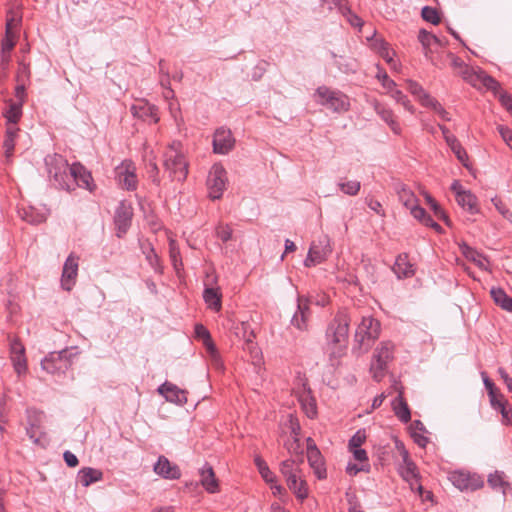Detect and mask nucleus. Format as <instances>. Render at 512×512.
<instances>
[{
	"instance_id": "49530a36",
	"label": "nucleus",
	"mask_w": 512,
	"mask_h": 512,
	"mask_svg": "<svg viewBox=\"0 0 512 512\" xmlns=\"http://www.w3.org/2000/svg\"><path fill=\"white\" fill-rule=\"evenodd\" d=\"M169 255L175 270L179 272L180 268L183 266V263L181 260L180 250L174 240H170Z\"/></svg>"
},
{
	"instance_id": "e433bc0d",
	"label": "nucleus",
	"mask_w": 512,
	"mask_h": 512,
	"mask_svg": "<svg viewBox=\"0 0 512 512\" xmlns=\"http://www.w3.org/2000/svg\"><path fill=\"white\" fill-rule=\"evenodd\" d=\"M399 200L403 203V205L410 209L412 208L416 202V196L409 188H407L405 185H399L396 188Z\"/></svg>"
},
{
	"instance_id": "c9c22d12",
	"label": "nucleus",
	"mask_w": 512,
	"mask_h": 512,
	"mask_svg": "<svg viewBox=\"0 0 512 512\" xmlns=\"http://www.w3.org/2000/svg\"><path fill=\"white\" fill-rule=\"evenodd\" d=\"M280 472L285 480H288L289 478L295 477L296 474L301 473L302 470L300 469L299 463L296 460L287 459L281 462Z\"/></svg>"
},
{
	"instance_id": "dca6fc26",
	"label": "nucleus",
	"mask_w": 512,
	"mask_h": 512,
	"mask_svg": "<svg viewBox=\"0 0 512 512\" xmlns=\"http://www.w3.org/2000/svg\"><path fill=\"white\" fill-rule=\"evenodd\" d=\"M133 216V209L130 205H127L124 202H121L117 207L114 223L117 229V236L120 238L123 234L127 232L131 225V220Z\"/></svg>"
},
{
	"instance_id": "a211bd4d",
	"label": "nucleus",
	"mask_w": 512,
	"mask_h": 512,
	"mask_svg": "<svg viewBox=\"0 0 512 512\" xmlns=\"http://www.w3.org/2000/svg\"><path fill=\"white\" fill-rule=\"evenodd\" d=\"M235 144V139L229 129L219 128L214 133L213 150L218 154L228 153Z\"/></svg>"
},
{
	"instance_id": "864d4df0",
	"label": "nucleus",
	"mask_w": 512,
	"mask_h": 512,
	"mask_svg": "<svg viewBox=\"0 0 512 512\" xmlns=\"http://www.w3.org/2000/svg\"><path fill=\"white\" fill-rule=\"evenodd\" d=\"M14 369L18 375L24 374L27 371V361L25 353L11 356Z\"/></svg>"
},
{
	"instance_id": "6e6552de",
	"label": "nucleus",
	"mask_w": 512,
	"mask_h": 512,
	"mask_svg": "<svg viewBox=\"0 0 512 512\" xmlns=\"http://www.w3.org/2000/svg\"><path fill=\"white\" fill-rule=\"evenodd\" d=\"M449 480L460 491H476L484 487L483 478L469 471H453L449 474Z\"/></svg>"
},
{
	"instance_id": "4d7b16f0",
	"label": "nucleus",
	"mask_w": 512,
	"mask_h": 512,
	"mask_svg": "<svg viewBox=\"0 0 512 512\" xmlns=\"http://www.w3.org/2000/svg\"><path fill=\"white\" fill-rule=\"evenodd\" d=\"M15 46V34L10 33L9 36L6 34L5 40L2 42V57L4 58L7 54L9 57V54L11 50Z\"/></svg>"
},
{
	"instance_id": "39448f33",
	"label": "nucleus",
	"mask_w": 512,
	"mask_h": 512,
	"mask_svg": "<svg viewBox=\"0 0 512 512\" xmlns=\"http://www.w3.org/2000/svg\"><path fill=\"white\" fill-rule=\"evenodd\" d=\"M394 346L391 342H381L375 349L370 365V372L375 381L379 382L386 374L387 366L393 359Z\"/></svg>"
},
{
	"instance_id": "774afa93",
	"label": "nucleus",
	"mask_w": 512,
	"mask_h": 512,
	"mask_svg": "<svg viewBox=\"0 0 512 512\" xmlns=\"http://www.w3.org/2000/svg\"><path fill=\"white\" fill-rule=\"evenodd\" d=\"M498 99L503 107L505 109H508L512 104V97L510 94H508L506 91H503L502 89L497 93Z\"/></svg>"
},
{
	"instance_id": "72a5a7b5",
	"label": "nucleus",
	"mask_w": 512,
	"mask_h": 512,
	"mask_svg": "<svg viewBox=\"0 0 512 512\" xmlns=\"http://www.w3.org/2000/svg\"><path fill=\"white\" fill-rule=\"evenodd\" d=\"M418 40L422 44L423 48L426 50L425 54H428L429 47L432 43L437 44L441 47L445 46L448 41L442 40L438 38L436 35L426 31L425 29H421L418 34Z\"/></svg>"
},
{
	"instance_id": "3c124183",
	"label": "nucleus",
	"mask_w": 512,
	"mask_h": 512,
	"mask_svg": "<svg viewBox=\"0 0 512 512\" xmlns=\"http://www.w3.org/2000/svg\"><path fill=\"white\" fill-rule=\"evenodd\" d=\"M338 186L343 193L354 196L359 192L361 184L359 181L350 180L347 182H340Z\"/></svg>"
},
{
	"instance_id": "cd10ccee",
	"label": "nucleus",
	"mask_w": 512,
	"mask_h": 512,
	"mask_svg": "<svg viewBox=\"0 0 512 512\" xmlns=\"http://www.w3.org/2000/svg\"><path fill=\"white\" fill-rule=\"evenodd\" d=\"M200 482L209 493H215L218 491V481L211 466L205 465L201 470Z\"/></svg>"
},
{
	"instance_id": "69168bd1",
	"label": "nucleus",
	"mask_w": 512,
	"mask_h": 512,
	"mask_svg": "<svg viewBox=\"0 0 512 512\" xmlns=\"http://www.w3.org/2000/svg\"><path fill=\"white\" fill-rule=\"evenodd\" d=\"M260 475L265 480L266 483L272 484L276 480V476L274 473L269 469L268 465L265 464L263 467H261L259 470Z\"/></svg>"
},
{
	"instance_id": "473e14b6",
	"label": "nucleus",
	"mask_w": 512,
	"mask_h": 512,
	"mask_svg": "<svg viewBox=\"0 0 512 512\" xmlns=\"http://www.w3.org/2000/svg\"><path fill=\"white\" fill-rule=\"evenodd\" d=\"M410 430L414 442L422 448L426 447L429 439L423 435V433L426 432L424 424L420 420H414L410 426Z\"/></svg>"
},
{
	"instance_id": "aec40b11",
	"label": "nucleus",
	"mask_w": 512,
	"mask_h": 512,
	"mask_svg": "<svg viewBox=\"0 0 512 512\" xmlns=\"http://www.w3.org/2000/svg\"><path fill=\"white\" fill-rule=\"evenodd\" d=\"M154 472L165 479H179L181 476L178 466L171 464L165 456L158 458L154 465Z\"/></svg>"
},
{
	"instance_id": "a19ab883",
	"label": "nucleus",
	"mask_w": 512,
	"mask_h": 512,
	"mask_svg": "<svg viewBox=\"0 0 512 512\" xmlns=\"http://www.w3.org/2000/svg\"><path fill=\"white\" fill-rule=\"evenodd\" d=\"M407 90L412 94L414 95L415 97H417V99L419 100V102L426 107L427 105V100H426V97H431L427 92L424 91L423 87L413 81V80H408L407 81Z\"/></svg>"
},
{
	"instance_id": "052dcab7",
	"label": "nucleus",
	"mask_w": 512,
	"mask_h": 512,
	"mask_svg": "<svg viewBox=\"0 0 512 512\" xmlns=\"http://www.w3.org/2000/svg\"><path fill=\"white\" fill-rule=\"evenodd\" d=\"M366 439L365 433L363 431H357L349 440V448L355 449L360 448V446L364 443Z\"/></svg>"
},
{
	"instance_id": "9d476101",
	"label": "nucleus",
	"mask_w": 512,
	"mask_h": 512,
	"mask_svg": "<svg viewBox=\"0 0 512 512\" xmlns=\"http://www.w3.org/2000/svg\"><path fill=\"white\" fill-rule=\"evenodd\" d=\"M332 249L329 243V239L327 236L319 238L318 241H313L310 249L308 251V255L304 261L306 267L315 266L316 264H320L327 259V257L331 254Z\"/></svg>"
},
{
	"instance_id": "37998d69",
	"label": "nucleus",
	"mask_w": 512,
	"mask_h": 512,
	"mask_svg": "<svg viewBox=\"0 0 512 512\" xmlns=\"http://www.w3.org/2000/svg\"><path fill=\"white\" fill-rule=\"evenodd\" d=\"M22 115L21 103H12L5 113L8 126H15Z\"/></svg>"
},
{
	"instance_id": "9b49d317",
	"label": "nucleus",
	"mask_w": 512,
	"mask_h": 512,
	"mask_svg": "<svg viewBox=\"0 0 512 512\" xmlns=\"http://www.w3.org/2000/svg\"><path fill=\"white\" fill-rule=\"evenodd\" d=\"M403 457V465L401 466L400 473L403 479L409 482L411 489L417 484L416 490L420 495L423 493V486L419 483V473L416 464L409 458L407 450L403 449L401 452Z\"/></svg>"
},
{
	"instance_id": "ddd939ff",
	"label": "nucleus",
	"mask_w": 512,
	"mask_h": 512,
	"mask_svg": "<svg viewBox=\"0 0 512 512\" xmlns=\"http://www.w3.org/2000/svg\"><path fill=\"white\" fill-rule=\"evenodd\" d=\"M92 192L95 189L91 173L81 163H73L69 168V182Z\"/></svg>"
},
{
	"instance_id": "412c9836",
	"label": "nucleus",
	"mask_w": 512,
	"mask_h": 512,
	"mask_svg": "<svg viewBox=\"0 0 512 512\" xmlns=\"http://www.w3.org/2000/svg\"><path fill=\"white\" fill-rule=\"evenodd\" d=\"M392 270L399 279L409 278L415 274L413 264L409 261L407 253H401L396 257Z\"/></svg>"
},
{
	"instance_id": "6ab92c4d",
	"label": "nucleus",
	"mask_w": 512,
	"mask_h": 512,
	"mask_svg": "<svg viewBox=\"0 0 512 512\" xmlns=\"http://www.w3.org/2000/svg\"><path fill=\"white\" fill-rule=\"evenodd\" d=\"M158 392L169 402L176 404H185L187 402V393L170 382L163 383L158 388Z\"/></svg>"
},
{
	"instance_id": "c85d7f7f",
	"label": "nucleus",
	"mask_w": 512,
	"mask_h": 512,
	"mask_svg": "<svg viewBox=\"0 0 512 512\" xmlns=\"http://www.w3.org/2000/svg\"><path fill=\"white\" fill-rule=\"evenodd\" d=\"M490 295L497 306L505 311L512 312V298L502 288L493 287L490 290Z\"/></svg>"
},
{
	"instance_id": "0eeeda50",
	"label": "nucleus",
	"mask_w": 512,
	"mask_h": 512,
	"mask_svg": "<svg viewBox=\"0 0 512 512\" xmlns=\"http://www.w3.org/2000/svg\"><path fill=\"white\" fill-rule=\"evenodd\" d=\"M72 366V354L67 349L51 352L41 361V367L53 375L65 374Z\"/></svg>"
},
{
	"instance_id": "8fccbe9b",
	"label": "nucleus",
	"mask_w": 512,
	"mask_h": 512,
	"mask_svg": "<svg viewBox=\"0 0 512 512\" xmlns=\"http://www.w3.org/2000/svg\"><path fill=\"white\" fill-rule=\"evenodd\" d=\"M426 107L433 109L443 120L450 121L449 113L443 108V106L433 97H426Z\"/></svg>"
},
{
	"instance_id": "4468645a",
	"label": "nucleus",
	"mask_w": 512,
	"mask_h": 512,
	"mask_svg": "<svg viewBox=\"0 0 512 512\" xmlns=\"http://www.w3.org/2000/svg\"><path fill=\"white\" fill-rule=\"evenodd\" d=\"M26 414L28 424L26 433L34 443H39L41 436L44 434L41 431L44 413L40 410L29 408L26 410Z\"/></svg>"
},
{
	"instance_id": "423d86ee",
	"label": "nucleus",
	"mask_w": 512,
	"mask_h": 512,
	"mask_svg": "<svg viewBox=\"0 0 512 512\" xmlns=\"http://www.w3.org/2000/svg\"><path fill=\"white\" fill-rule=\"evenodd\" d=\"M315 95L318 103L334 112H346L349 109V98L340 91H335L327 86L317 88Z\"/></svg>"
},
{
	"instance_id": "de8ad7c7",
	"label": "nucleus",
	"mask_w": 512,
	"mask_h": 512,
	"mask_svg": "<svg viewBox=\"0 0 512 512\" xmlns=\"http://www.w3.org/2000/svg\"><path fill=\"white\" fill-rule=\"evenodd\" d=\"M463 78L473 86L481 85V74L485 72L483 70L474 71L469 67H465L464 71H461Z\"/></svg>"
},
{
	"instance_id": "c03bdc74",
	"label": "nucleus",
	"mask_w": 512,
	"mask_h": 512,
	"mask_svg": "<svg viewBox=\"0 0 512 512\" xmlns=\"http://www.w3.org/2000/svg\"><path fill=\"white\" fill-rule=\"evenodd\" d=\"M143 252L145 253L146 259L149 262V264L151 265V267L155 271L161 273L162 266L160 264V259H159L158 255L156 254L154 248L150 244H148L147 247H144Z\"/></svg>"
},
{
	"instance_id": "4be33fe9",
	"label": "nucleus",
	"mask_w": 512,
	"mask_h": 512,
	"mask_svg": "<svg viewBox=\"0 0 512 512\" xmlns=\"http://www.w3.org/2000/svg\"><path fill=\"white\" fill-rule=\"evenodd\" d=\"M307 459L317 477L319 479L326 478V469L324 467L323 457L319 449L316 447V444H313V447H309Z\"/></svg>"
},
{
	"instance_id": "2eb2a0df",
	"label": "nucleus",
	"mask_w": 512,
	"mask_h": 512,
	"mask_svg": "<svg viewBox=\"0 0 512 512\" xmlns=\"http://www.w3.org/2000/svg\"><path fill=\"white\" fill-rule=\"evenodd\" d=\"M78 275V257H75L73 254H70L66 259L62 276H61V286L66 291H71L73 286L76 283Z\"/></svg>"
},
{
	"instance_id": "5701e85b",
	"label": "nucleus",
	"mask_w": 512,
	"mask_h": 512,
	"mask_svg": "<svg viewBox=\"0 0 512 512\" xmlns=\"http://www.w3.org/2000/svg\"><path fill=\"white\" fill-rule=\"evenodd\" d=\"M133 116L147 120L151 119L154 123H157L159 118L157 116V108L146 102H139L131 107Z\"/></svg>"
},
{
	"instance_id": "f704fd0d",
	"label": "nucleus",
	"mask_w": 512,
	"mask_h": 512,
	"mask_svg": "<svg viewBox=\"0 0 512 512\" xmlns=\"http://www.w3.org/2000/svg\"><path fill=\"white\" fill-rule=\"evenodd\" d=\"M203 298L210 309L215 311H219L221 309V294L217 289L210 287L205 288L203 292Z\"/></svg>"
},
{
	"instance_id": "13d9d810",
	"label": "nucleus",
	"mask_w": 512,
	"mask_h": 512,
	"mask_svg": "<svg viewBox=\"0 0 512 512\" xmlns=\"http://www.w3.org/2000/svg\"><path fill=\"white\" fill-rule=\"evenodd\" d=\"M492 202L498 212L507 220L512 221V212L506 207L502 200L498 198L492 199Z\"/></svg>"
},
{
	"instance_id": "ea45409f",
	"label": "nucleus",
	"mask_w": 512,
	"mask_h": 512,
	"mask_svg": "<svg viewBox=\"0 0 512 512\" xmlns=\"http://www.w3.org/2000/svg\"><path fill=\"white\" fill-rule=\"evenodd\" d=\"M19 129L16 126H7L6 137L3 143L5 154L7 157L11 156L15 147V138Z\"/></svg>"
},
{
	"instance_id": "2f4dec72",
	"label": "nucleus",
	"mask_w": 512,
	"mask_h": 512,
	"mask_svg": "<svg viewBox=\"0 0 512 512\" xmlns=\"http://www.w3.org/2000/svg\"><path fill=\"white\" fill-rule=\"evenodd\" d=\"M462 254L465 256L466 259L469 261L474 262L479 268L486 270V264L488 263V260L485 256L477 252L472 247L468 246L467 244H463L460 247Z\"/></svg>"
},
{
	"instance_id": "680f3d73",
	"label": "nucleus",
	"mask_w": 512,
	"mask_h": 512,
	"mask_svg": "<svg viewBox=\"0 0 512 512\" xmlns=\"http://www.w3.org/2000/svg\"><path fill=\"white\" fill-rule=\"evenodd\" d=\"M497 409H499L502 415L503 423L506 425H512V409L508 408V403L499 404Z\"/></svg>"
},
{
	"instance_id": "58836bf2",
	"label": "nucleus",
	"mask_w": 512,
	"mask_h": 512,
	"mask_svg": "<svg viewBox=\"0 0 512 512\" xmlns=\"http://www.w3.org/2000/svg\"><path fill=\"white\" fill-rule=\"evenodd\" d=\"M299 400L306 415L313 419L317 414V406L315 399L310 396V391L303 393Z\"/></svg>"
},
{
	"instance_id": "b1692460",
	"label": "nucleus",
	"mask_w": 512,
	"mask_h": 512,
	"mask_svg": "<svg viewBox=\"0 0 512 512\" xmlns=\"http://www.w3.org/2000/svg\"><path fill=\"white\" fill-rule=\"evenodd\" d=\"M286 484L298 499L304 500L308 497V486L307 482L303 479L302 472L286 480Z\"/></svg>"
},
{
	"instance_id": "7c9ffc66",
	"label": "nucleus",
	"mask_w": 512,
	"mask_h": 512,
	"mask_svg": "<svg viewBox=\"0 0 512 512\" xmlns=\"http://www.w3.org/2000/svg\"><path fill=\"white\" fill-rule=\"evenodd\" d=\"M456 201L463 209L470 213L478 212L477 199L470 191L457 192Z\"/></svg>"
},
{
	"instance_id": "1a4fd4ad",
	"label": "nucleus",
	"mask_w": 512,
	"mask_h": 512,
	"mask_svg": "<svg viewBox=\"0 0 512 512\" xmlns=\"http://www.w3.org/2000/svg\"><path fill=\"white\" fill-rule=\"evenodd\" d=\"M227 176L221 164H214L207 177V188L212 200L220 199L226 188Z\"/></svg>"
},
{
	"instance_id": "e2e57ef3",
	"label": "nucleus",
	"mask_w": 512,
	"mask_h": 512,
	"mask_svg": "<svg viewBox=\"0 0 512 512\" xmlns=\"http://www.w3.org/2000/svg\"><path fill=\"white\" fill-rule=\"evenodd\" d=\"M377 78L381 81L382 86L387 90L392 91L396 86V83L390 79L385 71H379L377 74Z\"/></svg>"
},
{
	"instance_id": "a18cd8bd",
	"label": "nucleus",
	"mask_w": 512,
	"mask_h": 512,
	"mask_svg": "<svg viewBox=\"0 0 512 512\" xmlns=\"http://www.w3.org/2000/svg\"><path fill=\"white\" fill-rule=\"evenodd\" d=\"M195 334L198 338H202L208 351L215 353V346L211 340L209 331L201 324L195 326Z\"/></svg>"
},
{
	"instance_id": "f257e3e1",
	"label": "nucleus",
	"mask_w": 512,
	"mask_h": 512,
	"mask_svg": "<svg viewBox=\"0 0 512 512\" xmlns=\"http://www.w3.org/2000/svg\"><path fill=\"white\" fill-rule=\"evenodd\" d=\"M351 319L345 310L338 311L326 329L330 360L341 358L347 349Z\"/></svg>"
},
{
	"instance_id": "5fc2aeb1",
	"label": "nucleus",
	"mask_w": 512,
	"mask_h": 512,
	"mask_svg": "<svg viewBox=\"0 0 512 512\" xmlns=\"http://www.w3.org/2000/svg\"><path fill=\"white\" fill-rule=\"evenodd\" d=\"M31 72L29 64H26L24 62L19 63L17 75H16V81L17 83H27L30 80Z\"/></svg>"
},
{
	"instance_id": "09e8293b",
	"label": "nucleus",
	"mask_w": 512,
	"mask_h": 512,
	"mask_svg": "<svg viewBox=\"0 0 512 512\" xmlns=\"http://www.w3.org/2000/svg\"><path fill=\"white\" fill-rule=\"evenodd\" d=\"M421 15L425 21L430 22L433 25H438L441 22V18H440L438 11L433 7H430V6L423 7L422 11H421Z\"/></svg>"
},
{
	"instance_id": "6e6d98bb",
	"label": "nucleus",
	"mask_w": 512,
	"mask_h": 512,
	"mask_svg": "<svg viewBox=\"0 0 512 512\" xmlns=\"http://www.w3.org/2000/svg\"><path fill=\"white\" fill-rule=\"evenodd\" d=\"M398 103L402 104L405 109L413 113V106L408 100L407 96L403 94L400 90H395L391 95Z\"/></svg>"
},
{
	"instance_id": "0e129e2a",
	"label": "nucleus",
	"mask_w": 512,
	"mask_h": 512,
	"mask_svg": "<svg viewBox=\"0 0 512 512\" xmlns=\"http://www.w3.org/2000/svg\"><path fill=\"white\" fill-rule=\"evenodd\" d=\"M497 129L504 142L512 149V130L503 125H499Z\"/></svg>"
},
{
	"instance_id": "bb28decb",
	"label": "nucleus",
	"mask_w": 512,
	"mask_h": 512,
	"mask_svg": "<svg viewBox=\"0 0 512 512\" xmlns=\"http://www.w3.org/2000/svg\"><path fill=\"white\" fill-rule=\"evenodd\" d=\"M392 406L395 415L398 417L400 421H402L403 423H408L411 420V412L407 402L405 401L402 395V392H400L398 396L394 399Z\"/></svg>"
},
{
	"instance_id": "c756f323",
	"label": "nucleus",
	"mask_w": 512,
	"mask_h": 512,
	"mask_svg": "<svg viewBox=\"0 0 512 512\" xmlns=\"http://www.w3.org/2000/svg\"><path fill=\"white\" fill-rule=\"evenodd\" d=\"M505 473L502 471H494L488 475V485L493 490H501L503 495L506 494V490L510 489V483L505 479Z\"/></svg>"
},
{
	"instance_id": "338daca9",
	"label": "nucleus",
	"mask_w": 512,
	"mask_h": 512,
	"mask_svg": "<svg viewBox=\"0 0 512 512\" xmlns=\"http://www.w3.org/2000/svg\"><path fill=\"white\" fill-rule=\"evenodd\" d=\"M217 236L223 241L227 242L231 239L232 236V230L229 226H219L217 228Z\"/></svg>"
},
{
	"instance_id": "f03ea898",
	"label": "nucleus",
	"mask_w": 512,
	"mask_h": 512,
	"mask_svg": "<svg viewBox=\"0 0 512 512\" xmlns=\"http://www.w3.org/2000/svg\"><path fill=\"white\" fill-rule=\"evenodd\" d=\"M380 322L371 316L363 317L355 331L356 347L358 354L365 353L380 336Z\"/></svg>"
},
{
	"instance_id": "a878e982",
	"label": "nucleus",
	"mask_w": 512,
	"mask_h": 512,
	"mask_svg": "<svg viewBox=\"0 0 512 512\" xmlns=\"http://www.w3.org/2000/svg\"><path fill=\"white\" fill-rule=\"evenodd\" d=\"M78 479L82 486L88 487L92 483L101 481L103 472L92 467H84L78 472Z\"/></svg>"
},
{
	"instance_id": "7ed1b4c3",
	"label": "nucleus",
	"mask_w": 512,
	"mask_h": 512,
	"mask_svg": "<svg viewBox=\"0 0 512 512\" xmlns=\"http://www.w3.org/2000/svg\"><path fill=\"white\" fill-rule=\"evenodd\" d=\"M164 167L173 181L183 182L188 175V162L174 145L170 146L164 154Z\"/></svg>"
},
{
	"instance_id": "20e7f679",
	"label": "nucleus",
	"mask_w": 512,
	"mask_h": 512,
	"mask_svg": "<svg viewBox=\"0 0 512 512\" xmlns=\"http://www.w3.org/2000/svg\"><path fill=\"white\" fill-rule=\"evenodd\" d=\"M46 164L48 166V174L50 178L54 179L61 189H65L67 191L75 189L74 185L69 182L70 166L63 156L59 154L49 156L46 159Z\"/></svg>"
},
{
	"instance_id": "79ce46f5",
	"label": "nucleus",
	"mask_w": 512,
	"mask_h": 512,
	"mask_svg": "<svg viewBox=\"0 0 512 512\" xmlns=\"http://www.w3.org/2000/svg\"><path fill=\"white\" fill-rule=\"evenodd\" d=\"M426 202L434 212V215L444 221L447 225H450V220L446 212L443 210V208L438 204V202L429 194L425 195Z\"/></svg>"
},
{
	"instance_id": "603ef678",
	"label": "nucleus",
	"mask_w": 512,
	"mask_h": 512,
	"mask_svg": "<svg viewBox=\"0 0 512 512\" xmlns=\"http://www.w3.org/2000/svg\"><path fill=\"white\" fill-rule=\"evenodd\" d=\"M481 85L493 91L495 95L501 90L500 83L486 72L481 74Z\"/></svg>"
},
{
	"instance_id": "4c0bfd02",
	"label": "nucleus",
	"mask_w": 512,
	"mask_h": 512,
	"mask_svg": "<svg viewBox=\"0 0 512 512\" xmlns=\"http://www.w3.org/2000/svg\"><path fill=\"white\" fill-rule=\"evenodd\" d=\"M447 145L453 151L457 159L465 166L468 167V155L466 150L462 147L461 143L456 137H448Z\"/></svg>"
},
{
	"instance_id": "bf43d9fd",
	"label": "nucleus",
	"mask_w": 512,
	"mask_h": 512,
	"mask_svg": "<svg viewBox=\"0 0 512 512\" xmlns=\"http://www.w3.org/2000/svg\"><path fill=\"white\" fill-rule=\"evenodd\" d=\"M379 54L380 56L389 64L393 63V53L390 51L388 47V43L384 40H381L379 43Z\"/></svg>"
},
{
	"instance_id": "393cba45",
	"label": "nucleus",
	"mask_w": 512,
	"mask_h": 512,
	"mask_svg": "<svg viewBox=\"0 0 512 512\" xmlns=\"http://www.w3.org/2000/svg\"><path fill=\"white\" fill-rule=\"evenodd\" d=\"M374 109H375L376 113L381 117V119L388 124V126L391 128V130L395 134L401 133L400 125L396 121L394 113L391 109L386 108L379 102H375Z\"/></svg>"
},
{
	"instance_id": "f3484780",
	"label": "nucleus",
	"mask_w": 512,
	"mask_h": 512,
	"mask_svg": "<svg viewBox=\"0 0 512 512\" xmlns=\"http://www.w3.org/2000/svg\"><path fill=\"white\" fill-rule=\"evenodd\" d=\"M311 316L309 300L303 296L297 299V311L292 317L291 323L299 330H306L308 328V321Z\"/></svg>"
},
{
	"instance_id": "f8f14e48",
	"label": "nucleus",
	"mask_w": 512,
	"mask_h": 512,
	"mask_svg": "<svg viewBox=\"0 0 512 512\" xmlns=\"http://www.w3.org/2000/svg\"><path fill=\"white\" fill-rule=\"evenodd\" d=\"M136 168L132 161H123L116 167L115 173L119 184L126 190L133 191L137 188Z\"/></svg>"
}]
</instances>
